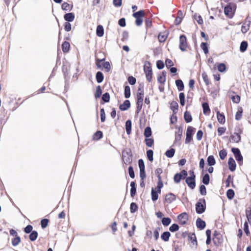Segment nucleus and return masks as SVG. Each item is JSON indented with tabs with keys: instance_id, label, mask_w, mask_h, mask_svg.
Masks as SVG:
<instances>
[{
	"instance_id": "1",
	"label": "nucleus",
	"mask_w": 251,
	"mask_h": 251,
	"mask_svg": "<svg viewBox=\"0 0 251 251\" xmlns=\"http://www.w3.org/2000/svg\"><path fill=\"white\" fill-rule=\"evenodd\" d=\"M206 209V202L204 199H200L196 204V211L198 214L203 213Z\"/></svg>"
},
{
	"instance_id": "2",
	"label": "nucleus",
	"mask_w": 251,
	"mask_h": 251,
	"mask_svg": "<svg viewBox=\"0 0 251 251\" xmlns=\"http://www.w3.org/2000/svg\"><path fill=\"white\" fill-rule=\"evenodd\" d=\"M144 71L146 74L147 79L149 82H151L152 79V69L150 62L146 61L144 63Z\"/></svg>"
},
{
	"instance_id": "3",
	"label": "nucleus",
	"mask_w": 251,
	"mask_h": 251,
	"mask_svg": "<svg viewBox=\"0 0 251 251\" xmlns=\"http://www.w3.org/2000/svg\"><path fill=\"white\" fill-rule=\"evenodd\" d=\"M235 8L236 5L234 3H229L225 7V14L229 18H232L234 15Z\"/></svg>"
},
{
	"instance_id": "4",
	"label": "nucleus",
	"mask_w": 251,
	"mask_h": 251,
	"mask_svg": "<svg viewBox=\"0 0 251 251\" xmlns=\"http://www.w3.org/2000/svg\"><path fill=\"white\" fill-rule=\"evenodd\" d=\"M232 152L233 153L236 160L238 161L239 165L243 163V156L238 148H233L231 149Z\"/></svg>"
},
{
	"instance_id": "5",
	"label": "nucleus",
	"mask_w": 251,
	"mask_h": 251,
	"mask_svg": "<svg viewBox=\"0 0 251 251\" xmlns=\"http://www.w3.org/2000/svg\"><path fill=\"white\" fill-rule=\"evenodd\" d=\"M123 158L125 164H130L131 162L132 154L129 150L123 151Z\"/></svg>"
},
{
	"instance_id": "6",
	"label": "nucleus",
	"mask_w": 251,
	"mask_h": 251,
	"mask_svg": "<svg viewBox=\"0 0 251 251\" xmlns=\"http://www.w3.org/2000/svg\"><path fill=\"white\" fill-rule=\"evenodd\" d=\"M179 47L182 51H185L187 47L186 37L184 35H181L179 37Z\"/></svg>"
},
{
	"instance_id": "7",
	"label": "nucleus",
	"mask_w": 251,
	"mask_h": 251,
	"mask_svg": "<svg viewBox=\"0 0 251 251\" xmlns=\"http://www.w3.org/2000/svg\"><path fill=\"white\" fill-rule=\"evenodd\" d=\"M144 100V95L141 94H137V109L136 112L137 113H139V112L141 110L143 103Z\"/></svg>"
},
{
	"instance_id": "8",
	"label": "nucleus",
	"mask_w": 251,
	"mask_h": 251,
	"mask_svg": "<svg viewBox=\"0 0 251 251\" xmlns=\"http://www.w3.org/2000/svg\"><path fill=\"white\" fill-rule=\"evenodd\" d=\"M195 128L192 126H188L186 131V137L185 139V144L189 143L192 140V135L193 134Z\"/></svg>"
},
{
	"instance_id": "9",
	"label": "nucleus",
	"mask_w": 251,
	"mask_h": 251,
	"mask_svg": "<svg viewBox=\"0 0 251 251\" xmlns=\"http://www.w3.org/2000/svg\"><path fill=\"white\" fill-rule=\"evenodd\" d=\"M221 235L217 231H215L213 234V242L215 245H218L222 243Z\"/></svg>"
},
{
	"instance_id": "10",
	"label": "nucleus",
	"mask_w": 251,
	"mask_h": 251,
	"mask_svg": "<svg viewBox=\"0 0 251 251\" xmlns=\"http://www.w3.org/2000/svg\"><path fill=\"white\" fill-rule=\"evenodd\" d=\"M195 178L194 177L188 176L186 178V183L190 188L193 189L196 186Z\"/></svg>"
},
{
	"instance_id": "11",
	"label": "nucleus",
	"mask_w": 251,
	"mask_h": 251,
	"mask_svg": "<svg viewBox=\"0 0 251 251\" xmlns=\"http://www.w3.org/2000/svg\"><path fill=\"white\" fill-rule=\"evenodd\" d=\"M177 219L181 225H184L188 220V215L185 212L181 213L178 216Z\"/></svg>"
},
{
	"instance_id": "12",
	"label": "nucleus",
	"mask_w": 251,
	"mask_h": 251,
	"mask_svg": "<svg viewBox=\"0 0 251 251\" xmlns=\"http://www.w3.org/2000/svg\"><path fill=\"white\" fill-rule=\"evenodd\" d=\"M228 164L229 166V169L230 171L233 172L236 169V163L235 160L232 157H230L228 161Z\"/></svg>"
},
{
	"instance_id": "13",
	"label": "nucleus",
	"mask_w": 251,
	"mask_h": 251,
	"mask_svg": "<svg viewBox=\"0 0 251 251\" xmlns=\"http://www.w3.org/2000/svg\"><path fill=\"white\" fill-rule=\"evenodd\" d=\"M130 106V102L129 100H126L123 104L119 106L120 110L122 111L127 110Z\"/></svg>"
},
{
	"instance_id": "14",
	"label": "nucleus",
	"mask_w": 251,
	"mask_h": 251,
	"mask_svg": "<svg viewBox=\"0 0 251 251\" xmlns=\"http://www.w3.org/2000/svg\"><path fill=\"white\" fill-rule=\"evenodd\" d=\"M196 226L198 228L203 229L205 227V222L199 218L196 220Z\"/></svg>"
},
{
	"instance_id": "15",
	"label": "nucleus",
	"mask_w": 251,
	"mask_h": 251,
	"mask_svg": "<svg viewBox=\"0 0 251 251\" xmlns=\"http://www.w3.org/2000/svg\"><path fill=\"white\" fill-rule=\"evenodd\" d=\"M217 113V120L218 122L221 124H224L225 123L226 120H225V117L224 114L220 113V112L218 110L216 111Z\"/></svg>"
},
{
	"instance_id": "16",
	"label": "nucleus",
	"mask_w": 251,
	"mask_h": 251,
	"mask_svg": "<svg viewBox=\"0 0 251 251\" xmlns=\"http://www.w3.org/2000/svg\"><path fill=\"white\" fill-rule=\"evenodd\" d=\"M176 200V196L173 193L167 194L165 197V201L168 203H171Z\"/></svg>"
},
{
	"instance_id": "17",
	"label": "nucleus",
	"mask_w": 251,
	"mask_h": 251,
	"mask_svg": "<svg viewBox=\"0 0 251 251\" xmlns=\"http://www.w3.org/2000/svg\"><path fill=\"white\" fill-rule=\"evenodd\" d=\"M64 18L67 22H71L75 19V15L73 13H69L65 14Z\"/></svg>"
},
{
	"instance_id": "18",
	"label": "nucleus",
	"mask_w": 251,
	"mask_h": 251,
	"mask_svg": "<svg viewBox=\"0 0 251 251\" xmlns=\"http://www.w3.org/2000/svg\"><path fill=\"white\" fill-rule=\"evenodd\" d=\"M183 129L181 127H179L178 131L175 133V141L178 142L181 139Z\"/></svg>"
},
{
	"instance_id": "19",
	"label": "nucleus",
	"mask_w": 251,
	"mask_h": 251,
	"mask_svg": "<svg viewBox=\"0 0 251 251\" xmlns=\"http://www.w3.org/2000/svg\"><path fill=\"white\" fill-rule=\"evenodd\" d=\"M230 138L232 142L238 143L241 140V136L239 133L235 132L230 136Z\"/></svg>"
},
{
	"instance_id": "20",
	"label": "nucleus",
	"mask_w": 251,
	"mask_h": 251,
	"mask_svg": "<svg viewBox=\"0 0 251 251\" xmlns=\"http://www.w3.org/2000/svg\"><path fill=\"white\" fill-rule=\"evenodd\" d=\"M250 21L245 22L241 27V31L243 33H246L250 28Z\"/></svg>"
},
{
	"instance_id": "21",
	"label": "nucleus",
	"mask_w": 251,
	"mask_h": 251,
	"mask_svg": "<svg viewBox=\"0 0 251 251\" xmlns=\"http://www.w3.org/2000/svg\"><path fill=\"white\" fill-rule=\"evenodd\" d=\"M131 121L130 120H128L126 122V133L129 135L131 133Z\"/></svg>"
},
{
	"instance_id": "22",
	"label": "nucleus",
	"mask_w": 251,
	"mask_h": 251,
	"mask_svg": "<svg viewBox=\"0 0 251 251\" xmlns=\"http://www.w3.org/2000/svg\"><path fill=\"white\" fill-rule=\"evenodd\" d=\"M178 107V103L175 101H172L170 104V108L173 110V113L176 114L177 112Z\"/></svg>"
},
{
	"instance_id": "23",
	"label": "nucleus",
	"mask_w": 251,
	"mask_h": 251,
	"mask_svg": "<svg viewBox=\"0 0 251 251\" xmlns=\"http://www.w3.org/2000/svg\"><path fill=\"white\" fill-rule=\"evenodd\" d=\"M171 234L169 231L164 232L161 235V238L162 240L165 242H167L169 240Z\"/></svg>"
},
{
	"instance_id": "24",
	"label": "nucleus",
	"mask_w": 251,
	"mask_h": 251,
	"mask_svg": "<svg viewBox=\"0 0 251 251\" xmlns=\"http://www.w3.org/2000/svg\"><path fill=\"white\" fill-rule=\"evenodd\" d=\"M97 35L99 37H102L104 34V29L103 26L101 25H99L97 27L96 30Z\"/></svg>"
},
{
	"instance_id": "25",
	"label": "nucleus",
	"mask_w": 251,
	"mask_h": 251,
	"mask_svg": "<svg viewBox=\"0 0 251 251\" xmlns=\"http://www.w3.org/2000/svg\"><path fill=\"white\" fill-rule=\"evenodd\" d=\"M70 45L69 42L65 41L62 45V50L64 52H68L70 50Z\"/></svg>"
},
{
	"instance_id": "26",
	"label": "nucleus",
	"mask_w": 251,
	"mask_h": 251,
	"mask_svg": "<svg viewBox=\"0 0 251 251\" xmlns=\"http://www.w3.org/2000/svg\"><path fill=\"white\" fill-rule=\"evenodd\" d=\"M176 84L178 91H181L184 89V84L181 79H177L176 80Z\"/></svg>"
},
{
	"instance_id": "27",
	"label": "nucleus",
	"mask_w": 251,
	"mask_h": 251,
	"mask_svg": "<svg viewBox=\"0 0 251 251\" xmlns=\"http://www.w3.org/2000/svg\"><path fill=\"white\" fill-rule=\"evenodd\" d=\"M248 46V43L247 41H242L241 43L240 46V51L242 52H245L247 49Z\"/></svg>"
},
{
	"instance_id": "28",
	"label": "nucleus",
	"mask_w": 251,
	"mask_h": 251,
	"mask_svg": "<svg viewBox=\"0 0 251 251\" xmlns=\"http://www.w3.org/2000/svg\"><path fill=\"white\" fill-rule=\"evenodd\" d=\"M96 78L98 83H101L104 78L102 73L101 72H98L96 75Z\"/></svg>"
},
{
	"instance_id": "29",
	"label": "nucleus",
	"mask_w": 251,
	"mask_h": 251,
	"mask_svg": "<svg viewBox=\"0 0 251 251\" xmlns=\"http://www.w3.org/2000/svg\"><path fill=\"white\" fill-rule=\"evenodd\" d=\"M207 162L210 166H213L216 163L215 158L213 155H210L207 157Z\"/></svg>"
},
{
	"instance_id": "30",
	"label": "nucleus",
	"mask_w": 251,
	"mask_h": 251,
	"mask_svg": "<svg viewBox=\"0 0 251 251\" xmlns=\"http://www.w3.org/2000/svg\"><path fill=\"white\" fill-rule=\"evenodd\" d=\"M184 118L186 123H190L192 120L191 115L188 111H186L184 113Z\"/></svg>"
},
{
	"instance_id": "31",
	"label": "nucleus",
	"mask_w": 251,
	"mask_h": 251,
	"mask_svg": "<svg viewBox=\"0 0 251 251\" xmlns=\"http://www.w3.org/2000/svg\"><path fill=\"white\" fill-rule=\"evenodd\" d=\"M202 108L204 114H207L210 111L209 105L206 102H204L202 104Z\"/></svg>"
},
{
	"instance_id": "32",
	"label": "nucleus",
	"mask_w": 251,
	"mask_h": 251,
	"mask_svg": "<svg viewBox=\"0 0 251 251\" xmlns=\"http://www.w3.org/2000/svg\"><path fill=\"white\" fill-rule=\"evenodd\" d=\"M145 15L143 10H140L133 14V16L135 18H143Z\"/></svg>"
},
{
	"instance_id": "33",
	"label": "nucleus",
	"mask_w": 251,
	"mask_h": 251,
	"mask_svg": "<svg viewBox=\"0 0 251 251\" xmlns=\"http://www.w3.org/2000/svg\"><path fill=\"white\" fill-rule=\"evenodd\" d=\"M175 153V150L173 148H171L166 151L165 155L169 158H172L174 156Z\"/></svg>"
},
{
	"instance_id": "34",
	"label": "nucleus",
	"mask_w": 251,
	"mask_h": 251,
	"mask_svg": "<svg viewBox=\"0 0 251 251\" xmlns=\"http://www.w3.org/2000/svg\"><path fill=\"white\" fill-rule=\"evenodd\" d=\"M151 199L152 201H156L158 198V193L153 188L151 192Z\"/></svg>"
},
{
	"instance_id": "35",
	"label": "nucleus",
	"mask_w": 251,
	"mask_h": 251,
	"mask_svg": "<svg viewBox=\"0 0 251 251\" xmlns=\"http://www.w3.org/2000/svg\"><path fill=\"white\" fill-rule=\"evenodd\" d=\"M38 236V232L36 231H32L29 235V239L31 241H34L36 240Z\"/></svg>"
},
{
	"instance_id": "36",
	"label": "nucleus",
	"mask_w": 251,
	"mask_h": 251,
	"mask_svg": "<svg viewBox=\"0 0 251 251\" xmlns=\"http://www.w3.org/2000/svg\"><path fill=\"white\" fill-rule=\"evenodd\" d=\"M102 132L101 131H97L93 135V139L99 140L102 137Z\"/></svg>"
},
{
	"instance_id": "37",
	"label": "nucleus",
	"mask_w": 251,
	"mask_h": 251,
	"mask_svg": "<svg viewBox=\"0 0 251 251\" xmlns=\"http://www.w3.org/2000/svg\"><path fill=\"white\" fill-rule=\"evenodd\" d=\"M124 95L126 98H129L130 96V89L128 85L125 87Z\"/></svg>"
},
{
	"instance_id": "38",
	"label": "nucleus",
	"mask_w": 251,
	"mask_h": 251,
	"mask_svg": "<svg viewBox=\"0 0 251 251\" xmlns=\"http://www.w3.org/2000/svg\"><path fill=\"white\" fill-rule=\"evenodd\" d=\"M235 195L234 191L232 189H228L226 192V196L229 200H232Z\"/></svg>"
},
{
	"instance_id": "39",
	"label": "nucleus",
	"mask_w": 251,
	"mask_h": 251,
	"mask_svg": "<svg viewBox=\"0 0 251 251\" xmlns=\"http://www.w3.org/2000/svg\"><path fill=\"white\" fill-rule=\"evenodd\" d=\"M138 209V206L135 202H131L130 205V210L131 213L135 212Z\"/></svg>"
},
{
	"instance_id": "40",
	"label": "nucleus",
	"mask_w": 251,
	"mask_h": 251,
	"mask_svg": "<svg viewBox=\"0 0 251 251\" xmlns=\"http://www.w3.org/2000/svg\"><path fill=\"white\" fill-rule=\"evenodd\" d=\"M102 94V90L101 87L99 85L96 87V91L95 94V97L96 99L99 98Z\"/></svg>"
},
{
	"instance_id": "41",
	"label": "nucleus",
	"mask_w": 251,
	"mask_h": 251,
	"mask_svg": "<svg viewBox=\"0 0 251 251\" xmlns=\"http://www.w3.org/2000/svg\"><path fill=\"white\" fill-rule=\"evenodd\" d=\"M144 136L147 137L149 138L151 135V128L149 126H148L146 127L144 130Z\"/></svg>"
},
{
	"instance_id": "42",
	"label": "nucleus",
	"mask_w": 251,
	"mask_h": 251,
	"mask_svg": "<svg viewBox=\"0 0 251 251\" xmlns=\"http://www.w3.org/2000/svg\"><path fill=\"white\" fill-rule=\"evenodd\" d=\"M202 77L204 82L207 86H208L210 84V81L208 79V75L205 72H203L201 74Z\"/></svg>"
},
{
	"instance_id": "43",
	"label": "nucleus",
	"mask_w": 251,
	"mask_h": 251,
	"mask_svg": "<svg viewBox=\"0 0 251 251\" xmlns=\"http://www.w3.org/2000/svg\"><path fill=\"white\" fill-rule=\"evenodd\" d=\"M210 177L208 174H206L202 177V183L205 185H208L209 183Z\"/></svg>"
},
{
	"instance_id": "44",
	"label": "nucleus",
	"mask_w": 251,
	"mask_h": 251,
	"mask_svg": "<svg viewBox=\"0 0 251 251\" xmlns=\"http://www.w3.org/2000/svg\"><path fill=\"white\" fill-rule=\"evenodd\" d=\"M217 69L220 72H224L226 70V65L224 63H220L217 66Z\"/></svg>"
},
{
	"instance_id": "45",
	"label": "nucleus",
	"mask_w": 251,
	"mask_h": 251,
	"mask_svg": "<svg viewBox=\"0 0 251 251\" xmlns=\"http://www.w3.org/2000/svg\"><path fill=\"white\" fill-rule=\"evenodd\" d=\"M102 100L104 102H108L110 100V95L108 93L106 92L103 94L102 96Z\"/></svg>"
},
{
	"instance_id": "46",
	"label": "nucleus",
	"mask_w": 251,
	"mask_h": 251,
	"mask_svg": "<svg viewBox=\"0 0 251 251\" xmlns=\"http://www.w3.org/2000/svg\"><path fill=\"white\" fill-rule=\"evenodd\" d=\"M179 98L180 100V103L181 106H184L185 104V95L183 93H180L179 94Z\"/></svg>"
},
{
	"instance_id": "47",
	"label": "nucleus",
	"mask_w": 251,
	"mask_h": 251,
	"mask_svg": "<svg viewBox=\"0 0 251 251\" xmlns=\"http://www.w3.org/2000/svg\"><path fill=\"white\" fill-rule=\"evenodd\" d=\"M243 112L242 107H240L238 109V111L237 112L235 115V119L236 120H240L242 117V114Z\"/></svg>"
},
{
	"instance_id": "48",
	"label": "nucleus",
	"mask_w": 251,
	"mask_h": 251,
	"mask_svg": "<svg viewBox=\"0 0 251 251\" xmlns=\"http://www.w3.org/2000/svg\"><path fill=\"white\" fill-rule=\"evenodd\" d=\"M171 222V220L170 218H163L162 219V223L164 226H168Z\"/></svg>"
},
{
	"instance_id": "49",
	"label": "nucleus",
	"mask_w": 251,
	"mask_h": 251,
	"mask_svg": "<svg viewBox=\"0 0 251 251\" xmlns=\"http://www.w3.org/2000/svg\"><path fill=\"white\" fill-rule=\"evenodd\" d=\"M190 241H191L193 245H197V242L196 239V235L194 233L192 234L188 237Z\"/></svg>"
},
{
	"instance_id": "50",
	"label": "nucleus",
	"mask_w": 251,
	"mask_h": 251,
	"mask_svg": "<svg viewBox=\"0 0 251 251\" xmlns=\"http://www.w3.org/2000/svg\"><path fill=\"white\" fill-rule=\"evenodd\" d=\"M153 151L152 150H149L147 151V155L148 158L150 161H153Z\"/></svg>"
},
{
	"instance_id": "51",
	"label": "nucleus",
	"mask_w": 251,
	"mask_h": 251,
	"mask_svg": "<svg viewBox=\"0 0 251 251\" xmlns=\"http://www.w3.org/2000/svg\"><path fill=\"white\" fill-rule=\"evenodd\" d=\"M201 47L203 50V52H204L205 54H207L208 52V49L206 43H201Z\"/></svg>"
},
{
	"instance_id": "52",
	"label": "nucleus",
	"mask_w": 251,
	"mask_h": 251,
	"mask_svg": "<svg viewBox=\"0 0 251 251\" xmlns=\"http://www.w3.org/2000/svg\"><path fill=\"white\" fill-rule=\"evenodd\" d=\"M194 18L199 25H201L203 23V20L200 15H197L195 14L194 15Z\"/></svg>"
},
{
	"instance_id": "53",
	"label": "nucleus",
	"mask_w": 251,
	"mask_h": 251,
	"mask_svg": "<svg viewBox=\"0 0 251 251\" xmlns=\"http://www.w3.org/2000/svg\"><path fill=\"white\" fill-rule=\"evenodd\" d=\"M179 229V226L176 224H173L169 228L170 231L171 232H175Z\"/></svg>"
},
{
	"instance_id": "54",
	"label": "nucleus",
	"mask_w": 251,
	"mask_h": 251,
	"mask_svg": "<svg viewBox=\"0 0 251 251\" xmlns=\"http://www.w3.org/2000/svg\"><path fill=\"white\" fill-rule=\"evenodd\" d=\"M227 155V152L225 150H221L219 151V156L222 160H224Z\"/></svg>"
},
{
	"instance_id": "55",
	"label": "nucleus",
	"mask_w": 251,
	"mask_h": 251,
	"mask_svg": "<svg viewBox=\"0 0 251 251\" xmlns=\"http://www.w3.org/2000/svg\"><path fill=\"white\" fill-rule=\"evenodd\" d=\"M20 237L19 236H17L12 240V244L13 246H16L20 243Z\"/></svg>"
},
{
	"instance_id": "56",
	"label": "nucleus",
	"mask_w": 251,
	"mask_h": 251,
	"mask_svg": "<svg viewBox=\"0 0 251 251\" xmlns=\"http://www.w3.org/2000/svg\"><path fill=\"white\" fill-rule=\"evenodd\" d=\"M146 145L149 147H151L153 144L154 141L152 138H146L145 139Z\"/></svg>"
},
{
	"instance_id": "57",
	"label": "nucleus",
	"mask_w": 251,
	"mask_h": 251,
	"mask_svg": "<svg viewBox=\"0 0 251 251\" xmlns=\"http://www.w3.org/2000/svg\"><path fill=\"white\" fill-rule=\"evenodd\" d=\"M200 192L201 195L204 196L206 194V187L204 185H201L200 187Z\"/></svg>"
},
{
	"instance_id": "58",
	"label": "nucleus",
	"mask_w": 251,
	"mask_h": 251,
	"mask_svg": "<svg viewBox=\"0 0 251 251\" xmlns=\"http://www.w3.org/2000/svg\"><path fill=\"white\" fill-rule=\"evenodd\" d=\"M49 222V221L47 219H44L42 220L41 221V227L43 228H45V227H46L48 226Z\"/></svg>"
},
{
	"instance_id": "59",
	"label": "nucleus",
	"mask_w": 251,
	"mask_h": 251,
	"mask_svg": "<svg viewBox=\"0 0 251 251\" xmlns=\"http://www.w3.org/2000/svg\"><path fill=\"white\" fill-rule=\"evenodd\" d=\"M105 60V58L102 59L97 58L96 60V65L98 68L100 69L101 67V63Z\"/></svg>"
},
{
	"instance_id": "60",
	"label": "nucleus",
	"mask_w": 251,
	"mask_h": 251,
	"mask_svg": "<svg viewBox=\"0 0 251 251\" xmlns=\"http://www.w3.org/2000/svg\"><path fill=\"white\" fill-rule=\"evenodd\" d=\"M103 67L107 72H108L111 69V66L109 62H105L103 63Z\"/></svg>"
},
{
	"instance_id": "61",
	"label": "nucleus",
	"mask_w": 251,
	"mask_h": 251,
	"mask_svg": "<svg viewBox=\"0 0 251 251\" xmlns=\"http://www.w3.org/2000/svg\"><path fill=\"white\" fill-rule=\"evenodd\" d=\"M100 120L101 122H104L105 120V114L103 108H101L100 110Z\"/></svg>"
},
{
	"instance_id": "62",
	"label": "nucleus",
	"mask_w": 251,
	"mask_h": 251,
	"mask_svg": "<svg viewBox=\"0 0 251 251\" xmlns=\"http://www.w3.org/2000/svg\"><path fill=\"white\" fill-rule=\"evenodd\" d=\"M156 67L159 70L162 69L164 67V62L161 60H158L156 62Z\"/></svg>"
},
{
	"instance_id": "63",
	"label": "nucleus",
	"mask_w": 251,
	"mask_h": 251,
	"mask_svg": "<svg viewBox=\"0 0 251 251\" xmlns=\"http://www.w3.org/2000/svg\"><path fill=\"white\" fill-rule=\"evenodd\" d=\"M181 179V176L179 173L176 174L174 177V181L176 183H179Z\"/></svg>"
},
{
	"instance_id": "64",
	"label": "nucleus",
	"mask_w": 251,
	"mask_h": 251,
	"mask_svg": "<svg viewBox=\"0 0 251 251\" xmlns=\"http://www.w3.org/2000/svg\"><path fill=\"white\" fill-rule=\"evenodd\" d=\"M128 81L131 85H134L136 82V79L132 76H130L128 77Z\"/></svg>"
}]
</instances>
